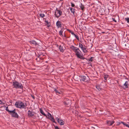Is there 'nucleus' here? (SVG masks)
<instances>
[{
  "label": "nucleus",
  "mask_w": 129,
  "mask_h": 129,
  "mask_svg": "<svg viewBox=\"0 0 129 129\" xmlns=\"http://www.w3.org/2000/svg\"><path fill=\"white\" fill-rule=\"evenodd\" d=\"M70 48L75 53V55L77 57L82 59H85V58L83 57V54L79 48L73 46Z\"/></svg>",
  "instance_id": "nucleus-1"
},
{
  "label": "nucleus",
  "mask_w": 129,
  "mask_h": 129,
  "mask_svg": "<svg viewBox=\"0 0 129 129\" xmlns=\"http://www.w3.org/2000/svg\"><path fill=\"white\" fill-rule=\"evenodd\" d=\"M26 103H23L21 101H18L16 102L15 106L17 108L20 109H25L26 106Z\"/></svg>",
  "instance_id": "nucleus-2"
},
{
  "label": "nucleus",
  "mask_w": 129,
  "mask_h": 129,
  "mask_svg": "<svg viewBox=\"0 0 129 129\" xmlns=\"http://www.w3.org/2000/svg\"><path fill=\"white\" fill-rule=\"evenodd\" d=\"M12 84L13 87L16 89H22L23 88V86L22 84L18 82H13Z\"/></svg>",
  "instance_id": "nucleus-3"
},
{
  "label": "nucleus",
  "mask_w": 129,
  "mask_h": 129,
  "mask_svg": "<svg viewBox=\"0 0 129 129\" xmlns=\"http://www.w3.org/2000/svg\"><path fill=\"white\" fill-rule=\"evenodd\" d=\"M79 47L80 48H81V49L84 52L86 53L88 52V51L87 50L86 47L85 45H83L81 43H79Z\"/></svg>",
  "instance_id": "nucleus-4"
},
{
  "label": "nucleus",
  "mask_w": 129,
  "mask_h": 129,
  "mask_svg": "<svg viewBox=\"0 0 129 129\" xmlns=\"http://www.w3.org/2000/svg\"><path fill=\"white\" fill-rule=\"evenodd\" d=\"M62 13V11L61 10L56 9L54 13L55 16L57 18H58L61 15Z\"/></svg>",
  "instance_id": "nucleus-5"
},
{
  "label": "nucleus",
  "mask_w": 129,
  "mask_h": 129,
  "mask_svg": "<svg viewBox=\"0 0 129 129\" xmlns=\"http://www.w3.org/2000/svg\"><path fill=\"white\" fill-rule=\"evenodd\" d=\"M56 119L58 122L61 125H62L64 124V122L63 120L61 119H60L59 118L57 117L56 118Z\"/></svg>",
  "instance_id": "nucleus-6"
},
{
  "label": "nucleus",
  "mask_w": 129,
  "mask_h": 129,
  "mask_svg": "<svg viewBox=\"0 0 129 129\" xmlns=\"http://www.w3.org/2000/svg\"><path fill=\"white\" fill-rule=\"evenodd\" d=\"M80 80L86 82L87 81L86 78L85 76H80Z\"/></svg>",
  "instance_id": "nucleus-7"
},
{
  "label": "nucleus",
  "mask_w": 129,
  "mask_h": 129,
  "mask_svg": "<svg viewBox=\"0 0 129 129\" xmlns=\"http://www.w3.org/2000/svg\"><path fill=\"white\" fill-rule=\"evenodd\" d=\"M114 122V121L113 120H109L107 121V124L108 125L110 126L112 125Z\"/></svg>",
  "instance_id": "nucleus-8"
},
{
  "label": "nucleus",
  "mask_w": 129,
  "mask_h": 129,
  "mask_svg": "<svg viewBox=\"0 0 129 129\" xmlns=\"http://www.w3.org/2000/svg\"><path fill=\"white\" fill-rule=\"evenodd\" d=\"M27 114L29 116L31 117L34 115V113L33 112L28 110L27 112Z\"/></svg>",
  "instance_id": "nucleus-9"
},
{
  "label": "nucleus",
  "mask_w": 129,
  "mask_h": 129,
  "mask_svg": "<svg viewBox=\"0 0 129 129\" xmlns=\"http://www.w3.org/2000/svg\"><path fill=\"white\" fill-rule=\"evenodd\" d=\"M12 117L16 118H18L19 117V116L18 114L15 111V113H13L11 115Z\"/></svg>",
  "instance_id": "nucleus-10"
},
{
  "label": "nucleus",
  "mask_w": 129,
  "mask_h": 129,
  "mask_svg": "<svg viewBox=\"0 0 129 129\" xmlns=\"http://www.w3.org/2000/svg\"><path fill=\"white\" fill-rule=\"evenodd\" d=\"M56 25L58 28L61 27V22L60 21H57L56 23Z\"/></svg>",
  "instance_id": "nucleus-11"
},
{
  "label": "nucleus",
  "mask_w": 129,
  "mask_h": 129,
  "mask_svg": "<svg viewBox=\"0 0 129 129\" xmlns=\"http://www.w3.org/2000/svg\"><path fill=\"white\" fill-rule=\"evenodd\" d=\"M29 42L31 44H33L35 45H38L37 43L34 40H31L29 41Z\"/></svg>",
  "instance_id": "nucleus-12"
},
{
  "label": "nucleus",
  "mask_w": 129,
  "mask_h": 129,
  "mask_svg": "<svg viewBox=\"0 0 129 129\" xmlns=\"http://www.w3.org/2000/svg\"><path fill=\"white\" fill-rule=\"evenodd\" d=\"M16 111V110L15 109H13L12 110H10L9 113V114H11V115L14 113H15V111Z\"/></svg>",
  "instance_id": "nucleus-13"
},
{
  "label": "nucleus",
  "mask_w": 129,
  "mask_h": 129,
  "mask_svg": "<svg viewBox=\"0 0 129 129\" xmlns=\"http://www.w3.org/2000/svg\"><path fill=\"white\" fill-rule=\"evenodd\" d=\"M96 88L99 91L101 90L102 89V88L101 87V85H97L96 86Z\"/></svg>",
  "instance_id": "nucleus-14"
},
{
  "label": "nucleus",
  "mask_w": 129,
  "mask_h": 129,
  "mask_svg": "<svg viewBox=\"0 0 129 129\" xmlns=\"http://www.w3.org/2000/svg\"><path fill=\"white\" fill-rule=\"evenodd\" d=\"M124 85L126 88H128V87L129 85L128 84V81H126L124 84Z\"/></svg>",
  "instance_id": "nucleus-15"
},
{
  "label": "nucleus",
  "mask_w": 129,
  "mask_h": 129,
  "mask_svg": "<svg viewBox=\"0 0 129 129\" xmlns=\"http://www.w3.org/2000/svg\"><path fill=\"white\" fill-rule=\"evenodd\" d=\"M79 7L82 11H83L84 10V8H85L84 6V5H82V3H81L79 5Z\"/></svg>",
  "instance_id": "nucleus-16"
},
{
  "label": "nucleus",
  "mask_w": 129,
  "mask_h": 129,
  "mask_svg": "<svg viewBox=\"0 0 129 129\" xmlns=\"http://www.w3.org/2000/svg\"><path fill=\"white\" fill-rule=\"evenodd\" d=\"M70 9L71 12L73 13V15H74L75 12V9L72 8H70Z\"/></svg>",
  "instance_id": "nucleus-17"
},
{
  "label": "nucleus",
  "mask_w": 129,
  "mask_h": 129,
  "mask_svg": "<svg viewBox=\"0 0 129 129\" xmlns=\"http://www.w3.org/2000/svg\"><path fill=\"white\" fill-rule=\"evenodd\" d=\"M40 113L45 116H46V114L44 113L42 110L41 109H40Z\"/></svg>",
  "instance_id": "nucleus-18"
},
{
  "label": "nucleus",
  "mask_w": 129,
  "mask_h": 129,
  "mask_svg": "<svg viewBox=\"0 0 129 129\" xmlns=\"http://www.w3.org/2000/svg\"><path fill=\"white\" fill-rule=\"evenodd\" d=\"M59 48L60 51H61L63 52L64 51L63 49V48L62 46L61 45L59 46Z\"/></svg>",
  "instance_id": "nucleus-19"
},
{
  "label": "nucleus",
  "mask_w": 129,
  "mask_h": 129,
  "mask_svg": "<svg viewBox=\"0 0 129 129\" xmlns=\"http://www.w3.org/2000/svg\"><path fill=\"white\" fill-rule=\"evenodd\" d=\"M63 32V31L62 30V29L61 30H60L59 32V34L61 36H63L62 35V33Z\"/></svg>",
  "instance_id": "nucleus-20"
},
{
  "label": "nucleus",
  "mask_w": 129,
  "mask_h": 129,
  "mask_svg": "<svg viewBox=\"0 0 129 129\" xmlns=\"http://www.w3.org/2000/svg\"><path fill=\"white\" fill-rule=\"evenodd\" d=\"M40 16L42 18L44 17L45 16V15L43 14H40Z\"/></svg>",
  "instance_id": "nucleus-21"
},
{
  "label": "nucleus",
  "mask_w": 129,
  "mask_h": 129,
  "mask_svg": "<svg viewBox=\"0 0 129 129\" xmlns=\"http://www.w3.org/2000/svg\"><path fill=\"white\" fill-rule=\"evenodd\" d=\"M125 19L127 21V23H129V18H125Z\"/></svg>",
  "instance_id": "nucleus-22"
},
{
  "label": "nucleus",
  "mask_w": 129,
  "mask_h": 129,
  "mask_svg": "<svg viewBox=\"0 0 129 129\" xmlns=\"http://www.w3.org/2000/svg\"><path fill=\"white\" fill-rule=\"evenodd\" d=\"M54 91L56 92V93H57V94H60V93L59 92L58 90L56 89H54Z\"/></svg>",
  "instance_id": "nucleus-23"
},
{
  "label": "nucleus",
  "mask_w": 129,
  "mask_h": 129,
  "mask_svg": "<svg viewBox=\"0 0 129 129\" xmlns=\"http://www.w3.org/2000/svg\"><path fill=\"white\" fill-rule=\"evenodd\" d=\"M75 36V38L78 40H79V38L76 35H75V34L74 35Z\"/></svg>",
  "instance_id": "nucleus-24"
},
{
  "label": "nucleus",
  "mask_w": 129,
  "mask_h": 129,
  "mask_svg": "<svg viewBox=\"0 0 129 129\" xmlns=\"http://www.w3.org/2000/svg\"><path fill=\"white\" fill-rule=\"evenodd\" d=\"M6 110L7 112H9L10 111V110H9V109L8 107H6Z\"/></svg>",
  "instance_id": "nucleus-25"
},
{
  "label": "nucleus",
  "mask_w": 129,
  "mask_h": 129,
  "mask_svg": "<svg viewBox=\"0 0 129 129\" xmlns=\"http://www.w3.org/2000/svg\"><path fill=\"white\" fill-rule=\"evenodd\" d=\"M120 123H122L124 125H125V124H126V123H125L124 122H122V121H121L120 122H119V124H120Z\"/></svg>",
  "instance_id": "nucleus-26"
},
{
  "label": "nucleus",
  "mask_w": 129,
  "mask_h": 129,
  "mask_svg": "<svg viewBox=\"0 0 129 129\" xmlns=\"http://www.w3.org/2000/svg\"><path fill=\"white\" fill-rule=\"evenodd\" d=\"M69 32L70 33H71V34L72 35H74L75 34H74V33L73 32H72V31L69 30Z\"/></svg>",
  "instance_id": "nucleus-27"
},
{
  "label": "nucleus",
  "mask_w": 129,
  "mask_h": 129,
  "mask_svg": "<svg viewBox=\"0 0 129 129\" xmlns=\"http://www.w3.org/2000/svg\"><path fill=\"white\" fill-rule=\"evenodd\" d=\"M108 77V75H105V76L104 77V78L105 79V80H106L107 78Z\"/></svg>",
  "instance_id": "nucleus-28"
},
{
  "label": "nucleus",
  "mask_w": 129,
  "mask_h": 129,
  "mask_svg": "<svg viewBox=\"0 0 129 129\" xmlns=\"http://www.w3.org/2000/svg\"><path fill=\"white\" fill-rule=\"evenodd\" d=\"M71 6L72 7H74L75 6V5L74 4H73L72 3H71Z\"/></svg>",
  "instance_id": "nucleus-29"
},
{
  "label": "nucleus",
  "mask_w": 129,
  "mask_h": 129,
  "mask_svg": "<svg viewBox=\"0 0 129 129\" xmlns=\"http://www.w3.org/2000/svg\"><path fill=\"white\" fill-rule=\"evenodd\" d=\"M51 120H52V121L53 122H54V123H55V120H54V118H53H53H52Z\"/></svg>",
  "instance_id": "nucleus-30"
},
{
  "label": "nucleus",
  "mask_w": 129,
  "mask_h": 129,
  "mask_svg": "<svg viewBox=\"0 0 129 129\" xmlns=\"http://www.w3.org/2000/svg\"><path fill=\"white\" fill-rule=\"evenodd\" d=\"M93 59H92V57H91V58H90L89 59V61H92Z\"/></svg>",
  "instance_id": "nucleus-31"
},
{
  "label": "nucleus",
  "mask_w": 129,
  "mask_h": 129,
  "mask_svg": "<svg viewBox=\"0 0 129 129\" xmlns=\"http://www.w3.org/2000/svg\"><path fill=\"white\" fill-rule=\"evenodd\" d=\"M125 126L129 128V124H126V123Z\"/></svg>",
  "instance_id": "nucleus-32"
},
{
  "label": "nucleus",
  "mask_w": 129,
  "mask_h": 129,
  "mask_svg": "<svg viewBox=\"0 0 129 129\" xmlns=\"http://www.w3.org/2000/svg\"><path fill=\"white\" fill-rule=\"evenodd\" d=\"M112 19L113 20V21H114L115 22H116V20H115V19L114 18H112Z\"/></svg>",
  "instance_id": "nucleus-33"
},
{
  "label": "nucleus",
  "mask_w": 129,
  "mask_h": 129,
  "mask_svg": "<svg viewBox=\"0 0 129 129\" xmlns=\"http://www.w3.org/2000/svg\"><path fill=\"white\" fill-rule=\"evenodd\" d=\"M68 104H69V103L68 102H65L64 103V104L65 105H67Z\"/></svg>",
  "instance_id": "nucleus-34"
},
{
  "label": "nucleus",
  "mask_w": 129,
  "mask_h": 129,
  "mask_svg": "<svg viewBox=\"0 0 129 129\" xmlns=\"http://www.w3.org/2000/svg\"><path fill=\"white\" fill-rule=\"evenodd\" d=\"M55 129H59V128L57 126H55Z\"/></svg>",
  "instance_id": "nucleus-35"
},
{
  "label": "nucleus",
  "mask_w": 129,
  "mask_h": 129,
  "mask_svg": "<svg viewBox=\"0 0 129 129\" xmlns=\"http://www.w3.org/2000/svg\"><path fill=\"white\" fill-rule=\"evenodd\" d=\"M2 104V101L0 100V104Z\"/></svg>",
  "instance_id": "nucleus-36"
},
{
  "label": "nucleus",
  "mask_w": 129,
  "mask_h": 129,
  "mask_svg": "<svg viewBox=\"0 0 129 129\" xmlns=\"http://www.w3.org/2000/svg\"><path fill=\"white\" fill-rule=\"evenodd\" d=\"M45 22L46 23H47V24H48L49 23H48L47 21H46Z\"/></svg>",
  "instance_id": "nucleus-37"
},
{
  "label": "nucleus",
  "mask_w": 129,
  "mask_h": 129,
  "mask_svg": "<svg viewBox=\"0 0 129 129\" xmlns=\"http://www.w3.org/2000/svg\"><path fill=\"white\" fill-rule=\"evenodd\" d=\"M13 109H11V108H9V110H12Z\"/></svg>",
  "instance_id": "nucleus-38"
},
{
  "label": "nucleus",
  "mask_w": 129,
  "mask_h": 129,
  "mask_svg": "<svg viewBox=\"0 0 129 129\" xmlns=\"http://www.w3.org/2000/svg\"><path fill=\"white\" fill-rule=\"evenodd\" d=\"M102 33H105V32H102Z\"/></svg>",
  "instance_id": "nucleus-39"
},
{
  "label": "nucleus",
  "mask_w": 129,
  "mask_h": 129,
  "mask_svg": "<svg viewBox=\"0 0 129 129\" xmlns=\"http://www.w3.org/2000/svg\"><path fill=\"white\" fill-rule=\"evenodd\" d=\"M49 114L51 116V115L50 114H49Z\"/></svg>",
  "instance_id": "nucleus-40"
},
{
  "label": "nucleus",
  "mask_w": 129,
  "mask_h": 129,
  "mask_svg": "<svg viewBox=\"0 0 129 129\" xmlns=\"http://www.w3.org/2000/svg\"><path fill=\"white\" fill-rule=\"evenodd\" d=\"M127 45H128V43L127 44ZM127 45V47L129 48V46H128V45Z\"/></svg>",
  "instance_id": "nucleus-41"
},
{
  "label": "nucleus",
  "mask_w": 129,
  "mask_h": 129,
  "mask_svg": "<svg viewBox=\"0 0 129 129\" xmlns=\"http://www.w3.org/2000/svg\"><path fill=\"white\" fill-rule=\"evenodd\" d=\"M125 46H126V44H125Z\"/></svg>",
  "instance_id": "nucleus-42"
}]
</instances>
